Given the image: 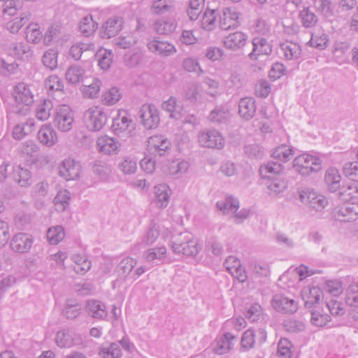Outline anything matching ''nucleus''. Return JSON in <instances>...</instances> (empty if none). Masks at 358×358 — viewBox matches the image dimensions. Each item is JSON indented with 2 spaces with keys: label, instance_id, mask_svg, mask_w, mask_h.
I'll use <instances>...</instances> for the list:
<instances>
[{
  "label": "nucleus",
  "instance_id": "f257e3e1",
  "mask_svg": "<svg viewBox=\"0 0 358 358\" xmlns=\"http://www.w3.org/2000/svg\"><path fill=\"white\" fill-rule=\"evenodd\" d=\"M14 102L8 108L9 114L26 115L29 111V106L34 103V94L29 86L24 83L17 84L12 92Z\"/></svg>",
  "mask_w": 358,
  "mask_h": 358
},
{
  "label": "nucleus",
  "instance_id": "f03ea898",
  "mask_svg": "<svg viewBox=\"0 0 358 358\" xmlns=\"http://www.w3.org/2000/svg\"><path fill=\"white\" fill-rule=\"evenodd\" d=\"M171 248L173 252L185 256H194L199 252L198 242L187 231L180 233L172 238Z\"/></svg>",
  "mask_w": 358,
  "mask_h": 358
},
{
  "label": "nucleus",
  "instance_id": "7ed1b4c3",
  "mask_svg": "<svg viewBox=\"0 0 358 358\" xmlns=\"http://www.w3.org/2000/svg\"><path fill=\"white\" fill-rule=\"evenodd\" d=\"M293 168L300 175L307 176L322 169V160L317 156L303 153L293 160Z\"/></svg>",
  "mask_w": 358,
  "mask_h": 358
},
{
  "label": "nucleus",
  "instance_id": "20e7f679",
  "mask_svg": "<svg viewBox=\"0 0 358 358\" xmlns=\"http://www.w3.org/2000/svg\"><path fill=\"white\" fill-rule=\"evenodd\" d=\"M107 120L108 115L104 108L99 106L90 107L83 114V122L90 131H100Z\"/></svg>",
  "mask_w": 358,
  "mask_h": 358
},
{
  "label": "nucleus",
  "instance_id": "39448f33",
  "mask_svg": "<svg viewBox=\"0 0 358 358\" xmlns=\"http://www.w3.org/2000/svg\"><path fill=\"white\" fill-rule=\"evenodd\" d=\"M300 201L310 210L322 211L329 204L328 199L322 194L310 188L299 192Z\"/></svg>",
  "mask_w": 358,
  "mask_h": 358
},
{
  "label": "nucleus",
  "instance_id": "423d86ee",
  "mask_svg": "<svg viewBox=\"0 0 358 358\" xmlns=\"http://www.w3.org/2000/svg\"><path fill=\"white\" fill-rule=\"evenodd\" d=\"M73 121V113L68 105H61L56 108L53 122L59 131L66 132L71 130Z\"/></svg>",
  "mask_w": 358,
  "mask_h": 358
},
{
  "label": "nucleus",
  "instance_id": "0eeeda50",
  "mask_svg": "<svg viewBox=\"0 0 358 358\" xmlns=\"http://www.w3.org/2000/svg\"><path fill=\"white\" fill-rule=\"evenodd\" d=\"M198 142L204 148L222 149L225 144L222 134L215 129H206L198 134Z\"/></svg>",
  "mask_w": 358,
  "mask_h": 358
},
{
  "label": "nucleus",
  "instance_id": "6e6552de",
  "mask_svg": "<svg viewBox=\"0 0 358 358\" xmlns=\"http://www.w3.org/2000/svg\"><path fill=\"white\" fill-rule=\"evenodd\" d=\"M138 115L143 125L147 129H155L159 123L158 109L152 104H143L139 110Z\"/></svg>",
  "mask_w": 358,
  "mask_h": 358
},
{
  "label": "nucleus",
  "instance_id": "1a4fd4ad",
  "mask_svg": "<svg viewBox=\"0 0 358 358\" xmlns=\"http://www.w3.org/2000/svg\"><path fill=\"white\" fill-rule=\"evenodd\" d=\"M266 340V332L264 329H259L256 331L249 329L242 335L241 346L243 351H248L255 347V343L261 345Z\"/></svg>",
  "mask_w": 358,
  "mask_h": 358
},
{
  "label": "nucleus",
  "instance_id": "9d476101",
  "mask_svg": "<svg viewBox=\"0 0 358 358\" xmlns=\"http://www.w3.org/2000/svg\"><path fill=\"white\" fill-rule=\"evenodd\" d=\"M323 297L322 289L317 287L304 289L302 292L304 306L309 310L321 307Z\"/></svg>",
  "mask_w": 358,
  "mask_h": 358
},
{
  "label": "nucleus",
  "instance_id": "9b49d317",
  "mask_svg": "<svg viewBox=\"0 0 358 358\" xmlns=\"http://www.w3.org/2000/svg\"><path fill=\"white\" fill-rule=\"evenodd\" d=\"M96 144L97 150L103 155H117L120 150V143L116 138L106 135L99 137Z\"/></svg>",
  "mask_w": 358,
  "mask_h": 358
},
{
  "label": "nucleus",
  "instance_id": "f8f14e48",
  "mask_svg": "<svg viewBox=\"0 0 358 358\" xmlns=\"http://www.w3.org/2000/svg\"><path fill=\"white\" fill-rule=\"evenodd\" d=\"M271 305L276 311L283 313H293L298 309L295 300L283 294L273 296Z\"/></svg>",
  "mask_w": 358,
  "mask_h": 358
},
{
  "label": "nucleus",
  "instance_id": "ddd939ff",
  "mask_svg": "<svg viewBox=\"0 0 358 358\" xmlns=\"http://www.w3.org/2000/svg\"><path fill=\"white\" fill-rule=\"evenodd\" d=\"M33 244L32 236L27 233L16 234L11 239L10 246L12 250L18 253L29 251Z\"/></svg>",
  "mask_w": 358,
  "mask_h": 358
},
{
  "label": "nucleus",
  "instance_id": "4468645a",
  "mask_svg": "<svg viewBox=\"0 0 358 358\" xmlns=\"http://www.w3.org/2000/svg\"><path fill=\"white\" fill-rule=\"evenodd\" d=\"M147 47L150 51L162 57H169L177 52L174 45L166 41H159L157 38L148 41Z\"/></svg>",
  "mask_w": 358,
  "mask_h": 358
},
{
  "label": "nucleus",
  "instance_id": "2eb2a0df",
  "mask_svg": "<svg viewBox=\"0 0 358 358\" xmlns=\"http://www.w3.org/2000/svg\"><path fill=\"white\" fill-rule=\"evenodd\" d=\"M123 20L115 16L109 18L101 26L100 35L102 38H110L116 36L122 29Z\"/></svg>",
  "mask_w": 358,
  "mask_h": 358
},
{
  "label": "nucleus",
  "instance_id": "dca6fc26",
  "mask_svg": "<svg viewBox=\"0 0 358 358\" xmlns=\"http://www.w3.org/2000/svg\"><path fill=\"white\" fill-rule=\"evenodd\" d=\"M336 220L340 222H354L358 219V203H348L341 206L334 213Z\"/></svg>",
  "mask_w": 358,
  "mask_h": 358
},
{
  "label": "nucleus",
  "instance_id": "f3484780",
  "mask_svg": "<svg viewBox=\"0 0 358 358\" xmlns=\"http://www.w3.org/2000/svg\"><path fill=\"white\" fill-rule=\"evenodd\" d=\"M224 266L229 273L240 282L246 281L248 276L245 269L242 267L241 262L234 256L227 257L224 263Z\"/></svg>",
  "mask_w": 358,
  "mask_h": 358
},
{
  "label": "nucleus",
  "instance_id": "a211bd4d",
  "mask_svg": "<svg viewBox=\"0 0 358 358\" xmlns=\"http://www.w3.org/2000/svg\"><path fill=\"white\" fill-rule=\"evenodd\" d=\"M80 165L74 159H65L59 166V175L66 180H76L79 177Z\"/></svg>",
  "mask_w": 358,
  "mask_h": 358
},
{
  "label": "nucleus",
  "instance_id": "6ab92c4d",
  "mask_svg": "<svg viewBox=\"0 0 358 358\" xmlns=\"http://www.w3.org/2000/svg\"><path fill=\"white\" fill-rule=\"evenodd\" d=\"M111 128L114 133L118 136L124 133L129 134L134 129V124L131 119L129 118L127 114L123 112L119 113L117 115L113 118Z\"/></svg>",
  "mask_w": 358,
  "mask_h": 358
},
{
  "label": "nucleus",
  "instance_id": "aec40b11",
  "mask_svg": "<svg viewBox=\"0 0 358 358\" xmlns=\"http://www.w3.org/2000/svg\"><path fill=\"white\" fill-rule=\"evenodd\" d=\"M252 50L248 57L251 60H257L259 57L268 55L272 52L270 43L264 38L255 37L252 39Z\"/></svg>",
  "mask_w": 358,
  "mask_h": 358
},
{
  "label": "nucleus",
  "instance_id": "412c9836",
  "mask_svg": "<svg viewBox=\"0 0 358 358\" xmlns=\"http://www.w3.org/2000/svg\"><path fill=\"white\" fill-rule=\"evenodd\" d=\"M248 36L241 31H236L223 38L224 46L230 50L236 51L242 48L247 42Z\"/></svg>",
  "mask_w": 358,
  "mask_h": 358
},
{
  "label": "nucleus",
  "instance_id": "4be33fe9",
  "mask_svg": "<svg viewBox=\"0 0 358 358\" xmlns=\"http://www.w3.org/2000/svg\"><path fill=\"white\" fill-rule=\"evenodd\" d=\"M85 310L88 315L98 320H105L108 316L105 304L96 299L87 300Z\"/></svg>",
  "mask_w": 358,
  "mask_h": 358
},
{
  "label": "nucleus",
  "instance_id": "5701e85b",
  "mask_svg": "<svg viewBox=\"0 0 358 358\" xmlns=\"http://www.w3.org/2000/svg\"><path fill=\"white\" fill-rule=\"evenodd\" d=\"M154 194L155 204L159 208H165L169 203L171 189L166 184H159L154 187Z\"/></svg>",
  "mask_w": 358,
  "mask_h": 358
},
{
  "label": "nucleus",
  "instance_id": "b1692460",
  "mask_svg": "<svg viewBox=\"0 0 358 358\" xmlns=\"http://www.w3.org/2000/svg\"><path fill=\"white\" fill-rule=\"evenodd\" d=\"M159 226L155 224L148 230L142 238L133 247L134 252H138L142 248L152 245L159 236Z\"/></svg>",
  "mask_w": 358,
  "mask_h": 358
},
{
  "label": "nucleus",
  "instance_id": "393cba45",
  "mask_svg": "<svg viewBox=\"0 0 358 358\" xmlns=\"http://www.w3.org/2000/svg\"><path fill=\"white\" fill-rule=\"evenodd\" d=\"M148 147L152 154L164 156L170 148V142L162 136H153L148 139Z\"/></svg>",
  "mask_w": 358,
  "mask_h": 358
},
{
  "label": "nucleus",
  "instance_id": "a878e982",
  "mask_svg": "<svg viewBox=\"0 0 358 358\" xmlns=\"http://www.w3.org/2000/svg\"><path fill=\"white\" fill-rule=\"evenodd\" d=\"M238 19V14L236 11L230 8H225L220 17V27L223 30L235 29L239 24Z\"/></svg>",
  "mask_w": 358,
  "mask_h": 358
},
{
  "label": "nucleus",
  "instance_id": "bb28decb",
  "mask_svg": "<svg viewBox=\"0 0 358 358\" xmlns=\"http://www.w3.org/2000/svg\"><path fill=\"white\" fill-rule=\"evenodd\" d=\"M177 21L174 17H163L155 21L154 30L159 34L169 35L176 29Z\"/></svg>",
  "mask_w": 358,
  "mask_h": 358
},
{
  "label": "nucleus",
  "instance_id": "cd10ccee",
  "mask_svg": "<svg viewBox=\"0 0 358 358\" xmlns=\"http://www.w3.org/2000/svg\"><path fill=\"white\" fill-rule=\"evenodd\" d=\"M8 53L15 58L20 59H29L32 56L30 46L22 42H15L10 45Z\"/></svg>",
  "mask_w": 358,
  "mask_h": 358
},
{
  "label": "nucleus",
  "instance_id": "c85d7f7f",
  "mask_svg": "<svg viewBox=\"0 0 358 358\" xmlns=\"http://www.w3.org/2000/svg\"><path fill=\"white\" fill-rule=\"evenodd\" d=\"M256 112L255 101L252 97L242 98L238 103V113L245 120L253 117Z\"/></svg>",
  "mask_w": 358,
  "mask_h": 358
},
{
  "label": "nucleus",
  "instance_id": "c756f323",
  "mask_svg": "<svg viewBox=\"0 0 358 358\" xmlns=\"http://www.w3.org/2000/svg\"><path fill=\"white\" fill-rule=\"evenodd\" d=\"M38 138L42 144L51 147L57 142V136L50 124L43 125L38 132Z\"/></svg>",
  "mask_w": 358,
  "mask_h": 358
},
{
  "label": "nucleus",
  "instance_id": "7c9ffc66",
  "mask_svg": "<svg viewBox=\"0 0 358 358\" xmlns=\"http://www.w3.org/2000/svg\"><path fill=\"white\" fill-rule=\"evenodd\" d=\"M236 336L227 332L220 337L216 341L215 352L218 355H223L229 352L234 347V342L236 341Z\"/></svg>",
  "mask_w": 358,
  "mask_h": 358
},
{
  "label": "nucleus",
  "instance_id": "2f4dec72",
  "mask_svg": "<svg viewBox=\"0 0 358 358\" xmlns=\"http://www.w3.org/2000/svg\"><path fill=\"white\" fill-rule=\"evenodd\" d=\"M231 117L229 109L227 106H217L209 114L208 119L213 123L217 124L227 123Z\"/></svg>",
  "mask_w": 358,
  "mask_h": 358
},
{
  "label": "nucleus",
  "instance_id": "473e14b6",
  "mask_svg": "<svg viewBox=\"0 0 358 358\" xmlns=\"http://www.w3.org/2000/svg\"><path fill=\"white\" fill-rule=\"evenodd\" d=\"M13 179L20 187H27L32 182V174L29 169L15 166L13 168Z\"/></svg>",
  "mask_w": 358,
  "mask_h": 358
},
{
  "label": "nucleus",
  "instance_id": "72a5a7b5",
  "mask_svg": "<svg viewBox=\"0 0 358 358\" xmlns=\"http://www.w3.org/2000/svg\"><path fill=\"white\" fill-rule=\"evenodd\" d=\"M341 177L338 169L329 168L324 175V182L328 189L334 192L341 187Z\"/></svg>",
  "mask_w": 358,
  "mask_h": 358
},
{
  "label": "nucleus",
  "instance_id": "f704fd0d",
  "mask_svg": "<svg viewBox=\"0 0 358 358\" xmlns=\"http://www.w3.org/2000/svg\"><path fill=\"white\" fill-rule=\"evenodd\" d=\"M310 312L311 314L310 322L315 327H325L331 321V316L324 311L322 306L312 309Z\"/></svg>",
  "mask_w": 358,
  "mask_h": 358
},
{
  "label": "nucleus",
  "instance_id": "c9c22d12",
  "mask_svg": "<svg viewBox=\"0 0 358 358\" xmlns=\"http://www.w3.org/2000/svg\"><path fill=\"white\" fill-rule=\"evenodd\" d=\"M71 259L75 263L73 269L78 274H85L91 268V262L85 255L75 254Z\"/></svg>",
  "mask_w": 358,
  "mask_h": 358
},
{
  "label": "nucleus",
  "instance_id": "e433bc0d",
  "mask_svg": "<svg viewBox=\"0 0 358 358\" xmlns=\"http://www.w3.org/2000/svg\"><path fill=\"white\" fill-rule=\"evenodd\" d=\"M99 355L102 358H121L122 350L119 343H110L108 346H101L99 348Z\"/></svg>",
  "mask_w": 358,
  "mask_h": 358
},
{
  "label": "nucleus",
  "instance_id": "4c0bfd02",
  "mask_svg": "<svg viewBox=\"0 0 358 358\" xmlns=\"http://www.w3.org/2000/svg\"><path fill=\"white\" fill-rule=\"evenodd\" d=\"M294 153L295 151L293 148L289 145L282 144L273 150L272 156L275 159L286 162L294 157Z\"/></svg>",
  "mask_w": 358,
  "mask_h": 358
},
{
  "label": "nucleus",
  "instance_id": "58836bf2",
  "mask_svg": "<svg viewBox=\"0 0 358 358\" xmlns=\"http://www.w3.org/2000/svg\"><path fill=\"white\" fill-rule=\"evenodd\" d=\"M82 306L76 301L69 299L66 301L63 310V315L68 320H74L82 313Z\"/></svg>",
  "mask_w": 358,
  "mask_h": 358
},
{
  "label": "nucleus",
  "instance_id": "ea45409f",
  "mask_svg": "<svg viewBox=\"0 0 358 358\" xmlns=\"http://www.w3.org/2000/svg\"><path fill=\"white\" fill-rule=\"evenodd\" d=\"M216 206L224 214H229L237 211L239 208V201L236 198L229 196L225 198L224 201H217Z\"/></svg>",
  "mask_w": 358,
  "mask_h": 358
},
{
  "label": "nucleus",
  "instance_id": "a19ab883",
  "mask_svg": "<svg viewBox=\"0 0 358 358\" xmlns=\"http://www.w3.org/2000/svg\"><path fill=\"white\" fill-rule=\"evenodd\" d=\"M283 166L279 162H268L259 168V173L262 178H271L272 176L282 172Z\"/></svg>",
  "mask_w": 358,
  "mask_h": 358
},
{
  "label": "nucleus",
  "instance_id": "79ce46f5",
  "mask_svg": "<svg viewBox=\"0 0 358 358\" xmlns=\"http://www.w3.org/2000/svg\"><path fill=\"white\" fill-rule=\"evenodd\" d=\"M299 18L303 27L307 29L313 27L318 21L317 15L309 7H305L299 11Z\"/></svg>",
  "mask_w": 358,
  "mask_h": 358
},
{
  "label": "nucleus",
  "instance_id": "37998d69",
  "mask_svg": "<svg viewBox=\"0 0 358 358\" xmlns=\"http://www.w3.org/2000/svg\"><path fill=\"white\" fill-rule=\"evenodd\" d=\"M95 57L100 68L107 70L113 62V54L111 50L101 48L96 52Z\"/></svg>",
  "mask_w": 358,
  "mask_h": 358
},
{
  "label": "nucleus",
  "instance_id": "c03bdc74",
  "mask_svg": "<svg viewBox=\"0 0 358 358\" xmlns=\"http://www.w3.org/2000/svg\"><path fill=\"white\" fill-rule=\"evenodd\" d=\"M97 28L98 22L93 19L91 15L83 17L79 24L80 31L86 36L92 34Z\"/></svg>",
  "mask_w": 358,
  "mask_h": 358
},
{
  "label": "nucleus",
  "instance_id": "a18cd8bd",
  "mask_svg": "<svg viewBox=\"0 0 358 358\" xmlns=\"http://www.w3.org/2000/svg\"><path fill=\"white\" fill-rule=\"evenodd\" d=\"M280 48L283 52L284 57L288 60L297 59L301 53L300 45L296 43H282Z\"/></svg>",
  "mask_w": 358,
  "mask_h": 358
},
{
  "label": "nucleus",
  "instance_id": "49530a36",
  "mask_svg": "<svg viewBox=\"0 0 358 358\" xmlns=\"http://www.w3.org/2000/svg\"><path fill=\"white\" fill-rule=\"evenodd\" d=\"M48 242L52 245H57L65 237L64 229L62 226L57 225L50 227L46 234Z\"/></svg>",
  "mask_w": 358,
  "mask_h": 358
},
{
  "label": "nucleus",
  "instance_id": "de8ad7c7",
  "mask_svg": "<svg viewBox=\"0 0 358 358\" xmlns=\"http://www.w3.org/2000/svg\"><path fill=\"white\" fill-rule=\"evenodd\" d=\"M287 188V182L282 178L271 180L268 185V193L272 196H279Z\"/></svg>",
  "mask_w": 358,
  "mask_h": 358
},
{
  "label": "nucleus",
  "instance_id": "09e8293b",
  "mask_svg": "<svg viewBox=\"0 0 358 358\" xmlns=\"http://www.w3.org/2000/svg\"><path fill=\"white\" fill-rule=\"evenodd\" d=\"M70 193L66 189H62L57 192L54 199V203L57 211H64L69 205Z\"/></svg>",
  "mask_w": 358,
  "mask_h": 358
},
{
  "label": "nucleus",
  "instance_id": "8fccbe9b",
  "mask_svg": "<svg viewBox=\"0 0 358 358\" xmlns=\"http://www.w3.org/2000/svg\"><path fill=\"white\" fill-rule=\"evenodd\" d=\"M85 70L78 66H70L66 72V80L72 84H76L83 80Z\"/></svg>",
  "mask_w": 358,
  "mask_h": 358
},
{
  "label": "nucleus",
  "instance_id": "3c124183",
  "mask_svg": "<svg viewBox=\"0 0 358 358\" xmlns=\"http://www.w3.org/2000/svg\"><path fill=\"white\" fill-rule=\"evenodd\" d=\"M166 254V248L165 247H159L148 249L143 253V257L147 262H154L155 261H160L164 258Z\"/></svg>",
  "mask_w": 358,
  "mask_h": 358
},
{
  "label": "nucleus",
  "instance_id": "603ef678",
  "mask_svg": "<svg viewBox=\"0 0 358 358\" xmlns=\"http://www.w3.org/2000/svg\"><path fill=\"white\" fill-rule=\"evenodd\" d=\"M136 265V260L131 257L124 258L117 266L116 272L120 277H126Z\"/></svg>",
  "mask_w": 358,
  "mask_h": 358
},
{
  "label": "nucleus",
  "instance_id": "864d4df0",
  "mask_svg": "<svg viewBox=\"0 0 358 358\" xmlns=\"http://www.w3.org/2000/svg\"><path fill=\"white\" fill-rule=\"evenodd\" d=\"M121 97L122 94L120 90L113 87L104 92L102 95L101 102L104 105L113 106L119 101Z\"/></svg>",
  "mask_w": 358,
  "mask_h": 358
},
{
  "label": "nucleus",
  "instance_id": "5fc2aeb1",
  "mask_svg": "<svg viewBox=\"0 0 358 358\" xmlns=\"http://www.w3.org/2000/svg\"><path fill=\"white\" fill-rule=\"evenodd\" d=\"M52 103L50 100H43L37 106L36 116L41 121L47 120L50 116L52 109Z\"/></svg>",
  "mask_w": 358,
  "mask_h": 358
},
{
  "label": "nucleus",
  "instance_id": "6e6d98bb",
  "mask_svg": "<svg viewBox=\"0 0 358 358\" xmlns=\"http://www.w3.org/2000/svg\"><path fill=\"white\" fill-rule=\"evenodd\" d=\"M152 9L156 14H164L174 9L173 0H156L152 3Z\"/></svg>",
  "mask_w": 358,
  "mask_h": 358
},
{
  "label": "nucleus",
  "instance_id": "4d7b16f0",
  "mask_svg": "<svg viewBox=\"0 0 358 358\" xmlns=\"http://www.w3.org/2000/svg\"><path fill=\"white\" fill-rule=\"evenodd\" d=\"M26 38L28 42L38 43L43 38V34L38 24L31 23L26 29Z\"/></svg>",
  "mask_w": 358,
  "mask_h": 358
},
{
  "label": "nucleus",
  "instance_id": "13d9d810",
  "mask_svg": "<svg viewBox=\"0 0 358 358\" xmlns=\"http://www.w3.org/2000/svg\"><path fill=\"white\" fill-rule=\"evenodd\" d=\"M101 85V80L98 78H95L90 85H83L81 88V91L85 96L94 99L98 96Z\"/></svg>",
  "mask_w": 358,
  "mask_h": 358
},
{
  "label": "nucleus",
  "instance_id": "bf43d9fd",
  "mask_svg": "<svg viewBox=\"0 0 358 358\" xmlns=\"http://www.w3.org/2000/svg\"><path fill=\"white\" fill-rule=\"evenodd\" d=\"M215 10L207 9L203 15L201 27L206 31H212L215 27Z\"/></svg>",
  "mask_w": 358,
  "mask_h": 358
},
{
  "label": "nucleus",
  "instance_id": "052dcab7",
  "mask_svg": "<svg viewBox=\"0 0 358 358\" xmlns=\"http://www.w3.org/2000/svg\"><path fill=\"white\" fill-rule=\"evenodd\" d=\"M57 51L54 49H50L45 52L42 59L44 66L50 70L55 69L57 66Z\"/></svg>",
  "mask_w": 358,
  "mask_h": 358
},
{
  "label": "nucleus",
  "instance_id": "680f3d73",
  "mask_svg": "<svg viewBox=\"0 0 358 358\" xmlns=\"http://www.w3.org/2000/svg\"><path fill=\"white\" fill-rule=\"evenodd\" d=\"M345 302L350 306H358V282H352L348 287Z\"/></svg>",
  "mask_w": 358,
  "mask_h": 358
},
{
  "label": "nucleus",
  "instance_id": "e2e57ef3",
  "mask_svg": "<svg viewBox=\"0 0 358 358\" xmlns=\"http://www.w3.org/2000/svg\"><path fill=\"white\" fill-rule=\"evenodd\" d=\"M263 310L259 303L250 305L245 311V317L251 322H257L262 316Z\"/></svg>",
  "mask_w": 358,
  "mask_h": 358
},
{
  "label": "nucleus",
  "instance_id": "0e129e2a",
  "mask_svg": "<svg viewBox=\"0 0 358 358\" xmlns=\"http://www.w3.org/2000/svg\"><path fill=\"white\" fill-rule=\"evenodd\" d=\"M94 48V44L76 43L71 47L69 54L74 59L78 60L84 52L92 50Z\"/></svg>",
  "mask_w": 358,
  "mask_h": 358
},
{
  "label": "nucleus",
  "instance_id": "69168bd1",
  "mask_svg": "<svg viewBox=\"0 0 358 358\" xmlns=\"http://www.w3.org/2000/svg\"><path fill=\"white\" fill-rule=\"evenodd\" d=\"M45 87L50 92L62 91L64 85L62 80L57 76H49L45 81Z\"/></svg>",
  "mask_w": 358,
  "mask_h": 358
},
{
  "label": "nucleus",
  "instance_id": "338daca9",
  "mask_svg": "<svg viewBox=\"0 0 358 358\" xmlns=\"http://www.w3.org/2000/svg\"><path fill=\"white\" fill-rule=\"evenodd\" d=\"M119 168L124 174H132L137 169V163L134 158L126 157L119 164Z\"/></svg>",
  "mask_w": 358,
  "mask_h": 358
},
{
  "label": "nucleus",
  "instance_id": "774afa93",
  "mask_svg": "<svg viewBox=\"0 0 358 358\" xmlns=\"http://www.w3.org/2000/svg\"><path fill=\"white\" fill-rule=\"evenodd\" d=\"M343 172L348 178L358 182V162L345 163Z\"/></svg>",
  "mask_w": 358,
  "mask_h": 358
}]
</instances>
